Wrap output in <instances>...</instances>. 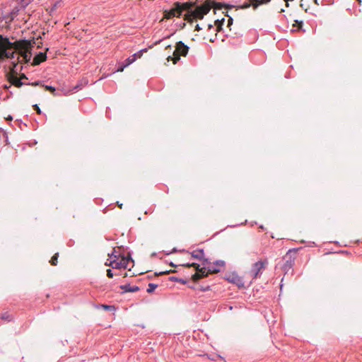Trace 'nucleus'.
I'll list each match as a JSON object with an SVG mask.
<instances>
[{
  "instance_id": "32",
  "label": "nucleus",
  "mask_w": 362,
  "mask_h": 362,
  "mask_svg": "<svg viewBox=\"0 0 362 362\" xmlns=\"http://www.w3.org/2000/svg\"><path fill=\"white\" fill-rule=\"evenodd\" d=\"M113 276H114V274H113L112 269H107V276L108 278H112Z\"/></svg>"
},
{
  "instance_id": "19",
  "label": "nucleus",
  "mask_w": 362,
  "mask_h": 362,
  "mask_svg": "<svg viewBox=\"0 0 362 362\" xmlns=\"http://www.w3.org/2000/svg\"><path fill=\"white\" fill-rule=\"evenodd\" d=\"M293 262H294V261H293V259H291L290 258V259H289V260H287V261L284 263V266H283V269H284V271H288V269H290L292 267L293 264Z\"/></svg>"
},
{
  "instance_id": "15",
  "label": "nucleus",
  "mask_w": 362,
  "mask_h": 362,
  "mask_svg": "<svg viewBox=\"0 0 362 362\" xmlns=\"http://www.w3.org/2000/svg\"><path fill=\"white\" fill-rule=\"evenodd\" d=\"M47 59V54L45 52H40L35 60L36 61V64H40V62H42Z\"/></svg>"
},
{
  "instance_id": "33",
  "label": "nucleus",
  "mask_w": 362,
  "mask_h": 362,
  "mask_svg": "<svg viewBox=\"0 0 362 362\" xmlns=\"http://www.w3.org/2000/svg\"><path fill=\"white\" fill-rule=\"evenodd\" d=\"M201 11H199V9H197L195 13H194V15L196 16V18H199V19H202L203 18H201Z\"/></svg>"
},
{
  "instance_id": "6",
  "label": "nucleus",
  "mask_w": 362,
  "mask_h": 362,
  "mask_svg": "<svg viewBox=\"0 0 362 362\" xmlns=\"http://www.w3.org/2000/svg\"><path fill=\"white\" fill-rule=\"evenodd\" d=\"M189 7L188 3H180L175 2L173 5V7L170 9V12L172 13L173 16L181 17L182 15V12L186 10Z\"/></svg>"
},
{
  "instance_id": "5",
  "label": "nucleus",
  "mask_w": 362,
  "mask_h": 362,
  "mask_svg": "<svg viewBox=\"0 0 362 362\" xmlns=\"http://www.w3.org/2000/svg\"><path fill=\"white\" fill-rule=\"evenodd\" d=\"M267 264V260H260L253 264L250 274L253 279L257 278L262 272V270L265 268V265Z\"/></svg>"
},
{
  "instance_id": "3",
  "label": "nucleus",
  "mask_w": 362,
  "mask_h": 362,
  "mask_svg": "<svg viewBox=\"0 0 362 362\" xmlns=\"http://www.w3.org/2000/svg\"><path fill=\"white\" fill-rule=\"evenodd\" d=\"M224 279L230 283L236 285L239 288L245 287L244 281L236 272H231L225 274Z\"/></svg>"
},
{
  "instance_id": "7",
  "label": "nucleus",
  "mask_w": 362,
  "mask_h": 362,
  "mask_svg": "<svg viewBox=\"0 0 362 362\" xmlns=\"http://www.w3.org/2000/svg\"><path fill=\"white\" fill-rule=\"evenodd\" d=\"M195 270L197 272L192 276V280L194 282H197L199 279L208 276V274L210 273L206 267H199V269H195Z\"/></svg>"
},
{
  "instance_id": "41",
  "label": "nucleus",
  "mask_w": 362,
  "mask_h": 362,
  "mask_svg": "<svg viewBox=\"0 0 362 362\" xmlns=\"http://www.w3.org/2000/svg\"><path fill=\"white\" fill-rule=\"evenodd\" d=\"M40 83V81H35L34 83H32L33 86H37V85H39Z\"/></svg>"
},
{
  "instance_id": "8",
  "label": "nucleus",
  "mask_w": 362,
  "mask_h": 362,
  "mask_svg": "<svg viewBox=\"0 0 362 362\" xmlns=\"http://www.w3.org/2000/svg\"><path fill=\"white\" fill-rule=\"evenodd\" d=\"M14 47V43L11 42L8 37L0 34V50L13 49Z\"/></svg>"
},
{
  "instance_id": "44",
  "label": "nucleus",
  "mask_w": 362,
  "mask_h": 362,
  "mask_svg": "<svg viewBox=\"0 0 362 362\" xmlns=\"http://www.w3.org/2000/svg\"><path fill=\"white\" fill-rule=\"evenodd\" d=\"M117 205L119 206V207L120 209H122V204H119V202H117Z\"/></svg>"
},
{
  "instance_id": "35",
  "label": "nucleus",
  "mask_w": 362,
  "mask_h": 362,
  "mask_svg": "<svg viewBox=\"0 0 362 362\" xmlns=\"http://www.w3.org/2000/svg\"><path fill=\"white\" fill-rule=\"evenodd\" d=\"M165 16L166 18H173V15H172V13L170 12V10L169 11H165Z\"/></svg>"
},
{
  "instance_id": "36",
  "label": "nucleus",
  "mask_w": 362,
  "mask_h": 362,
  "mask_svg": "<svg viewBox=\"0 0 362 362\" xmlns=\"http://www.w3.org/2000/svg\"><path fill=\"white\" fill-rule=\"evenodd\" d=\"M176 272L175 270L165 271V272H160L159 274H168L170 272Z\"/></svg>"
},
{
  "instance_id": "27",
  "label": "nucleus",
  "mask_w": 362,
  "mask_h": 362,
  "mask_svg": "<svg viewBox=\"0 0 362 362\" xmlns=\"http://www.w3.org/2000/svg\"><path fill=\"white\" fill-rule=\"evenodd\" d=\"M198 289L202 292H206V291L211 290V286H200Z\"/></svg>"
},
{
  "instance_id": "12",
  "label": "nucleus",
  "mask_w": 362,
  "mask_h": 362,
  "mask_svg": "<svg viewBox=\"0 0 362 362\" xmlns=\"http://www.w3.org/2000/svg\"><path fill=\"white\" fill-rule=\"evenodd\" d=\"M119 288L123 290L124 293H134L140 290V288L137 286H131L129 284L121 285Z\"/></svg>"
},
{
  "instance_id": "2",
  "label": "nucleus",
  "mask_w": 362,
  "mask_h": 362,
  "mask_svg": "<svg viewBox=\"0 0 362 362\" xmlns=\"http://www.w3.org/2000/svg\"><path fill=\"white\" fill-rule=\"evenodd\" d=\"M18 63L16 62H11V71L13 73L7 74L8 81L9 83L15 86L16 87L20 88L23 85L21 79L17 76Z\"/></svg>"
},
{
  "instance_id": "16",
  "label": "nucleus",
  "mask_w": 362,
  "mask_h": 362,
  "mask_svg": "<svg viewBox=\"0 0 362 362\" xmlns=\"http://www.w3.org/2000/svg\"><path fill=\"white\" fill-rule=\"evenodd\" d=\"M42 86L45 88V90L49 91L54 95H60V91H57L54 87L49 85H43Z\"/></svg>"
},
{
  "instance_id": "38",
  "label": "nucleus",
  "mask_w": 362,
  "mask_h": 362,
  "mask_svg": "<svg viewBox=\"0 0 362 362\" xmlns=\"http://www.w3.org/2000/svg\"><path fill=\"white\" fill-rule=\"evenodd\" d=\"M202 29V28L199 26V24H197V25H196L195 30H197V31H199V30H201Z\"/></svg>"
},
{
  "instance_id": "43",
  "label": "nucleus",
  "mask_w": 362,
  "mask_h": 362,
  "mask_svg": "<svg viewBox=\"0 0 362 362\" xmlns=\"http://www.w3.org/2000/svg\"><path fill=\"white\" fill-rule=\"evenodd\" d=\"M314 3L316 4V5H319V3H318V1L317 0H313Z\"/></svg>"
},
{
  "instance_id": "30",
  "label": "nucleus",
  "mask_w": 362,
  "mask_h": 362,
  "mask_svg": "<svg viewBox=\"0 0 362 362\" xmlns=\"http://www.w3.org/2000/svg\"><path fill=\"white\" fill-rule=\"evenodd\" d=\"M33 107V110L35 111H36V112L37 114L40 115L42 113L40 108L39 107V106L37 104L34 105Z\"/></svg>"
},
{
  "instance_id": "23",
  "label": "nucleus",
  "mask_w": 362,
  "mask_h": 362,
  "mask_svg": "<svg viewBox=\"0 0 362 362\" xmlns=\"http://www.w3.org/2000/svg\"><path fill=\"white\" fill-rule=\"evenodd\" d=\"M102 308L105 310H107V311H113V310H115L116 308L115 307V305H106V304H103L102 305Z\"/></svg>"
},
{
  "instance_id": "24",
  "label": "nucleus",
  "mask_w": 362,
  "mask_h": 362,
  "mask_svg": "<svg viewBox=\"0 0 362 362\" xmlns=\"http://www.w3.org/2000/svg\"><path fill=\"white\" fill-rule=\"evenodd\" d=\"M182 266L185 267H193L194 269H199V264L195 262L183 264Z\"/></svg>"
},
{
  "instance_id": "49",
  "label": "nucleus",
  "mask_w": 362,
  "mask_h": 362,
  "mask_svg": "<svg viewBox=\"0 0 362 362\" xmlns=\"http://www.w3.org/2000/svg\"><path fill=\"white\" fill-rule=\"evenodd\" d=\"M4 88H8V86L6 85H5Z\"/></svg>"
},
{
  "instance_id": "39",
  "label": "nucleus",
  "mask_w": 362,
  "mask_h": 362,
  "mask_svg": "<svg viewBox=\"0 0 362 362\" xmlns=\"http://www.w3.org/2000/svg\"><path fill=\"white\" fill-rule=\"evenodd\" d=\"M6 119L7 121H10V122H11V121H12V120H13V117H12V116H11V115H8V116L6 118Z\"/></svg>"
},
{
  "instance_id": "45",
  "label": "nucleus",
  "mask_w": 362,
  "mask_h": 362,
  "mask_svg": "<svg viewBox=\"0 0 362 362\" xmlns=\"http://www.w3.org/2000/svg\"><path fill=\"white\" fill-rule=\"evenodd\" d=\"M170 266H172L173 267H176V265L174 263H173V262H170Z\"/></svg>"
},
{
  "instance_id": "10",
  "label": "nucleus",
  "mask_w": 362,
  "mask_h": 362,
  "mask_svg": "<svg viewBox=\"0 0 362 362\" xmlns=\"http://www.w3.org/2000/svg\"><path fill=\"white\" fill-rule=\"evenodd\" d=\"M226 264L223 260H216L211 265L208 266L207 269L210 273H218L221 271L219 267H224Z\"/></svg>"
},
{
  "instance_id": "46",
  "label": "nucleus",
  "mask_w": 362,
  "mask_h": 362,
  "mask_svg": "<svg viewBox=\"0 0 362 362\" xmlns=\"http://www.w3.org/2000/svg\"><path fill=\"white\" fill-rule=\"evenodd\" d=\"M208 27H209V29H211V28H213V25H211V24H209V25H208Z\"/></svg>"
},
{
  "instance_id": "26",
  "label": "nucleus",
  "mask_w": 362,
  "mask_h": 362,
  "mask_svg": "<svg viewBox=\"0 0 362 362\" xmlns=\"http://www.w3.org/2000/svg\"><path fill=\"white\" fill-rule=\"evenodd\" d=\"M126 65L124 64V62H119L117 64V70L116 71L122 72L124 71V69L126 68Z\"/></svg>"
},
{
  "instance_id": "1",
  "label": "nucleus",
  "mask_w": 362,
  "mask_h": 362,
  "mask_svg": "<svg viewBox=\"0 0 362 362\" xmlns=\"http://www.w3.org/2000/svg\"><path fill=\"white\" fill-rule=\"evenodd\" d=\"M189 51V47L185 45L182 41L176 43L175 50L173 52V56H169L168 60H173L174 64H176L180 59V56L185 57Z\"/></svg>"
},
{
  "instance_id": "31",
  "label": "nucleus",
  "mask_w": 362,
  "mask_h": 362,
  "mask_svg": "<svg viewBox=\"0 0 362 362\" xmlns=\"http://www.w3.org/2000/svg\"><path fill=\"white\" fill-rule=\"evenodd\" d=\"M144 51H146V49H145L140 50V51H139V52H137L136 53H135V54H133V55H135V57H136V59L137 58H139V57H141V55H142V52H143Z\"/></svg>"
},
{
  "instance_id": "25",
  "label": "nucleus",
  "mask_w": 362,
  "mask_h": 362,
  "mask_svg": "<svg viewBox=\"0 0 362 362\" xmlns=\"http://www.w3.org/2000/svg\"><path fill=\"white\" fill-rule=\"evenodd\" d=\"M59 257V253H56L50 259L49 262L52 265H57V258Z\"/></svg>"
},
{
  "instance_id": "22",
  "label": "nucleus",
  "mask_w": 362,
  "mask_h": 362,
  "mask_svg": "<svg viewBox=\"0 0 362 362\" xmlns=\"http://www.w3.org/2000/svg\"><path fill=\"white\" fill-rule=\"evenodd\" d=\"M158 287V285L156 284H153V283H150L148 284V288L146 290V291L148 293H153L155 289Z\"/></svg>"
},
{
  "instance_id": "4",
  "label": "nucleus",
  "mask_w": 362,
  "mask_h": 362,
  "mask_svg": "<svg viewBox=\"0 0 362 362\" xmlns=\"http://www.w3.org/2000/svg\"><path fill=\"white\" fill-rule=\"evenodd\" d=\"M130 261L132 262H134V260L132 259V258L131 257H128L123 256L120 261H117V259H113V260L110 261L109 264H107L106 263V265L110 266L112 269H121V268L127 269L128 264Z\"/></svg>"
},
{
  "instance_id": "21",
  "label": "nucleus",
  "mask_w": 362,
  "mask_h": 362,
  "mask_svg": "<svg viewBox=\"0 0 362 362\" xmlns=\"http://www.w3.org/2000/svg\"><path fill=\"white\" fill-rule=\"evenodd\" d=\"M199 11H201V18H204V15L207 14L209 11H210V8L208 7V6H201L199 8Z\"/></svg>"
},
{
  "instance_id": "37",
  "label": "nucleus",
  "mask_w": 362,
  "mask_h": 362,
  "mask_svg": "<svg viewBox=\"0 0 362 362\" xmlns=\"http://www.w3.org/2000/svg\"><path fill=\"white\" fill-rule=\"evenodd\" d=\"M233 24V18H230L228 20V26H230V25Z\"/></svg>"
},
{
  "instance_id": "48",
  "label": "nucleus",
  "mask_w": 362,
  "mask_h": 362,
  "mask_svg": "<svg viewBox=\"0 0 362 362\" xmlns=\"http://www.w3.org/2000/svg\"><path fill=\"white\" fill-rule=\"evenodd\" d=\"M260 228H261L262 230H263V229H264V227H263L262 226H260Z\"/></svg>"
},
{
  "instance_id": "50",
  "label": "nucleus",
  "mask_w": 362,
  "mask_h": 362,
  "mask_svg": "<svg viewBox=\"0 0 362 362\" xmlns=\"http://www.w3.org/2000/svg\"><path fill=\"white\" fill-rule=\"evenodd\" d=\"M229 309H230V310H232V309H233V307H232V306H230Z\"/></svg>"
},
{
  "instance_id": "11",
  "label": "nucleus",
  "mask_w": 362,
  "mask_h": 362,
  "mask_svg": "<svg viewBox=\"0 0 362 362\" xmlns=\"http://www.w3.org/2000/svg\"><path fill=\"white\" fill-rule=\"evenodd\" d=\"M8 59L11 60H15L16 52L13 49H2L0 50V59Z\"/></svg>"
},
{
  "instance_id": "28",
  "label": "nucleus",
  "mask_w": 362,
  "mask_h": 362,
  "mask_svg": "<svg viewBox=\"0 0 362 362\" xmlns=\"http://www.w3.org/2000/svg\"><path fill=\"white\" fill-rule=\"evenodd\" d=\"M1 319L6 320L8 321H11L12 317L7 313L2 314Z\"/></svg>"
},
{
  "instance_id": "17",
  "label": "nucleus",
  "mask_w": 362,
  "mask_h": 362,
  "mask_svg": "<svg viewBox=\"0 0 362 362\" xmlns=\"http://www.w3.org/2000/svg\"><path fill=\"white\" fill-rule=\"evenodd\" d=\"M169 280L170 281H174V282H179V283H181L182 284H186L187 281L184 279H182V278H179V277H177V276H170L169 278Z\"/></svg>"
},
{
  "instance_id": "13",
  "label": "nucleus",
  "mask_w": 362,
  "mask_h": 362,
  "mask_svg": "<svg viewBox=\"0 0 362 362\" xmlns=\"http://www.w3.org/2000/svg\"><path fill=\"white\" fill-rule=\"evenodd\" d=\"M191 255H192V257L194 259L202 260L204 256V250L199 249V250H194L191 253Z\"/></svg>"
},
{
  "instance_id": "9",
  "label": "nucleus",
  "mask_w": 362,
  "mask_h": 362,
  "mask_svg": "<svg viewBox=\"0 0 362 362\" xmlns=\"http://www.w3.org/2000/svg\"><path fill=\"white\" fill-rule=\"evenodd\" d=\"M32 57V52L30 50H23L21 52L20 55L17 57V60H14L18 64L21 63H28Z\"/></svg>"
},
{
  "instance_id": "20",
  "label": "nucleus",
  "mask_w": 362,
  "mask_h": 362,
  "mask_svg": "<svg viewBox=\"0 0 362 362\" xmlns=\"http://www.w3.org/2000/svg\"><path fill=\"white\" fill-rule=\"evenodd\" d=\"M135 61H136L135 55H132V56L129 57L128 58H127L123 62L126 65V66L127 67L128 66L132 64Z\"/></svg>"
},
{
  "instance_id": "40",
  "label": "nucleus",
  "mask_w": 362,
  "mask_h": 362,
  "mask_svg": "<svg viewBox=\"0 0 362 362\" xmlns=\"http://www.w3.org/2000/svg\"><path fill=\"white\" fill-rule=\"evenodd\" d=\"M110 257L112 258V257H114L115 258H117V255H115V252H112L111 255H109Z\"/></svg>"
},
{
  "instance_id": "18",
  "label": "nucleus",
  "mask_w": 362,
  "mask_h": 362,
  "mask_svg": "<svg viewBox=\"0 0 362 362\" xmlns=\"http://www.w3.org/2000/svg\"><path fill=\"white\" fill-rule=\"evenodd\" d=\"M272 0H255L252 3V6L254 8H257L259 5L263 4H267L270 2Z\"/></svg>"
},
{
  "instance_id": "14",
  "label": "nucleus",
  "mask_w": 362,
  "mask_h": 362,
  "mask_svg": "<svg viewBox=\"0 0 362 362\" xmlns=\"http://www.w3.org/2000/svg\"><path fill=\"white\" fill-rule=\"evenodd\" d=\"M88 83V81L86 79H82L79 81L77 84L72 88L71 91L76 92L79 90H81L86 84Z\"/></svg>"
},
{
  "instance_id": "42",
  "label": "nucleus",
  "mask_w": 362,
  "mask_h": 362,
  "mask_svg": "<svg viewBox=\"0 0 362 362\" xmlns=\"http://www.w3.org/2000/svg\"><path fill=\"white\" fill-rule=\"evenodd\" d=\"M37 143V141H36V140H34V141H33V142H32V144H30V146H32L33 145H35V144H36Z\"/></svg>"
},
{
  "instance_id": "34",
  "label": "nucleus",
  "mask_w": 362,
  "mask_h": 362,
  "mask_svg": "<svg viewBox=\"0 0 362 362\" xmlns=\"http://www.w3.org/2000/svg\"><path fill=\"white\" fill-rule=\"evenodd\" d=\"M18 12V9L17 8H15L14 9H13V11H11V14L12 15V19L13 18V16H16L17 15Z\"/></svg>"
},
{
  "instance_id": "47",
  "label": "nucleus",
  "mask_w": 362,
  "mask_h": 362,
  "mask_svg": "<svg viewBox=\"0 0 362 362\" xmlns=\"http://www.w3.org/2000/svg\"><path fill=\"white\" fill-rule=\"evenodd\" d=\"M6 144H8V136H6Z\"/></svg>"
},
{
  "instance_id": "29",
  "label": "nucleus",
  "mask_w": 362,
  "mask_h": 362,
  "mask_svg": "<svg viewBox=\"0 0 362 362\" xmlns=\"http://www.w3.org/2000/svg\"><path fill=\"white\" fill-rule=\"evenodd\" d=\"M202 260H203L202 264L204 265V267H206L207 268L208 266L211 265V263L209 261L208 259L203 258Z\"/></svg>"
}]
</instances>
